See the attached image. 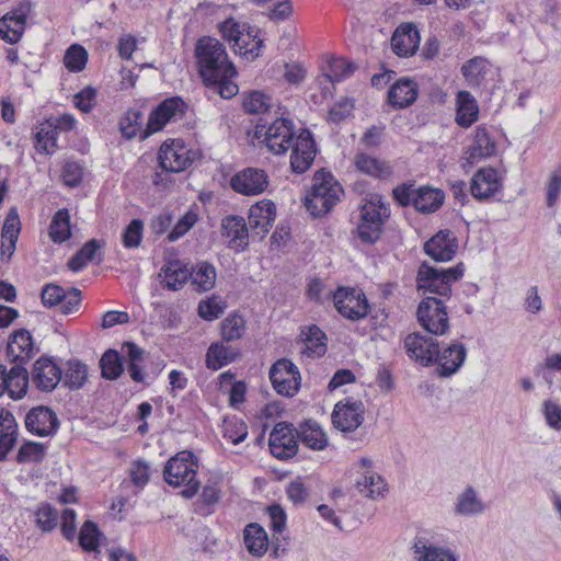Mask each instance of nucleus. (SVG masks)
<instances>
[{
	"instance_id": "nucleus-1",
	"label": "nucleus",
	"mask_w": 561,
	"mask_h": 561,
	"mask_svg": "<svg viewBox=\"0 0 561 561\" xmlns=\"http://www.w3.org/2000/svg\"><path fill=\"white\" fill-rule=\"evenodd\" d=\"M195 53L204 82L222 78L226 73H237L236 67L228 58L226 47L218 39L213 37L198 39Z\"/></svg>"
},
{
	"instance_id": "nucleus-2",
	"label": "nucleus",
	"mask_w": 561,
	"mask_h": 561,
	"mask_svg": "<svg viewBox=\"0 0 561 561\" xmlns=\"http://www.w3.org/2000/svg\"><path fill=\"white\" fill-rule=\"evenodd\" d=\"M198 461L190 450H182L171 457L164 466L163 479L172 486H184L181 491L183 497H193L201 488L196 479Z\"/></svg>"
},
{
	"instance_id": "nucleus-3",
	"label": "nucleus",
	"mask_w": 561,
	"mask_h": 561,
	"mask_svg": "<svg viewBox=\"0 0 561 561\" xmlns=\"http://www.w3.org/2000/svg\"><path fill=\"white\" fill-rule=\"evenodd\" d=\"M291 146L290 169L301 174L310 169L317 154L312 134L306 128H296L294 123L283 117V144Z\"/></svg>"
},
{
	"instance_id": "nucleus-4",
	"label": "nucleus",
	"mask_w": 561,
	"mask_h": 561,
	"mask_svg": "<svg viewBox=\"0 0 561 561\" xmlns=\"http://www.w3.org/2000/svg\"><path fill=\"white\" fill-rule=\"evenodd\" d=\"M343 188L334 176L321 169L312 179L311 191L305 197V206L313 217L328 214L340 201Z\"/></svg>"
},
{
	"instance_id": "nucleus-5",
	"label": "nucleus",
	"mask_w": 561,
	"mask_h": 561,
	"mask_svg": "<svg viewBox=\"0 0 561 561\" xmlns=\"http://www.w3.org/2000/svg\"><path fill=\"white\" fill-rule=\"evenodd\" d=\"M463 275V264L459 263L449 268H437L423 262L417 271L416 289L422 295H435L438 298H449L451 285Z\"/></svg>"
},
{
	"instance_id": "nucleus-6",
	"label": "nucleus",
	"mask_w": 561,
	"mask_h": 561,
	"mask_svg": "<svg viewBox=\"0 0 561 561\" xmlns=\"http://www.w3.org/2000/svg\"><path fill=\"white\" fill-rule=\"evenodd\" d=\"M357 236L366 243L376 242L390 217V208L378 194L370 195L360 207Z\"/></svg>"
},
{
	"instance_id": "nucleus-7",
	"label": "nucleus",
	"mask_w": 561,
	"mask_h": 561,
	"mask_svg": "<svg viewBox=\"0 0 561 561\" xmlns=\"http://www.w3.org/2000/svg\"><path fill=\"white\" fill-rule=\"evenodd\" d=\"M220 32L236 54L248 60H254L260 55L263 41L251 26L228 19L220 24Z\"/></svg>"
},
{
	"instance_id": "nucleus-8",
	"label": "nucleus",
	"mask_w": 561,
	"mask_h": 561,
	"mask_svg": "<svg viewBox=\"0 0 561 561\" xmlns=\"http://www.w3.org/2000/svg\"><path fill=\"white\" fill-rule=\"evenodd\" d=\"M396 201L402 206H413L420 213H434L444 202V193L430 186L414 187L413 184H402L393 190Z\"/></svg>"
},
{
	"instance_id": "nucleus-9",
	"label": "nucleus",
	"mask_w": 561,
	"mask_h": 561,
	"mask_svg": "<svg viewBox=\"0 0 561 561\" xmlns=\"http://www.w3.org/2000/svg\"><path fill=\"white\" fill-rule=\"evenodd\" d=\"M416 319L420 325L432 335L440 336L449 332V317L442 298L424 297L417 306Z\"/></svg>"
},
{
	"instance_id": "nucleus-10",
	"label": "nucleus",
	"mask_w": 561,
	"mask_h": 561,
	"mask_svg": "<svg viewBox=\"0 0 561 561\" xmlns=\"http://www.w3.org/2000/svg\"><path fill=\"white\" fill-rule=\"evenodd\" d=\"M334 306L346 319L357 321L369 312V304L360 289L340 287L333 295Z\"/></svg>"
},
{
	"instance_id": "nucleus-11",
	"label": "nucleus",
	"mask_w": 561,
	"mask_h": 561,
	"mask_svg": "<svg viewBox=\"0 0 561 561\" xmlns=\"http://www.w3.org/2000/svg\"><path fill=\"white\" fill-rule=\"evenodd\" d=\"M331 419L336 430L345 434L355 432L365 420V407L362 401L347 398L334 405Z\"/></svg>"
},
{
	"instance_id": "nucleus-12",
	"label": "nucleus",
	"mask_w": 561,
	"mask_h": 561,
	"mask_svg": "<svg viewBox=\"0 0 561 561\" xmlns=\"http://www.w3.org/2000/svg\"><path fill=\"white\" fill-rule=\"evenodd\" d=\"M62 368L49 356H41L32 367L31 382L42 392H51L61 381Z\"/></svg>"
},
{
	"instance_id": "nucleus-13",
	"label": "nucleus",
	"mask_w": 561,
	"mask_h": 561,
	"mask_svg": "<svg viewBox=\"0 0 561 561\" xmlns=\"http://www.w3.org/2000/svg\"><path fill=\"white\" fill-rule=\"evenodd\" d=\"M42 302L45 307L59 305L64 314H70L78 310L81 302V291L75 287L65 290L57 284H46L42 289Z\"/></svg>"
},
{
	"instance_id": "nucleus-14",
	"label": "nucleus",
	"mask_w": 561,
	"mask_h": 561,
	"mask_svg": "<svg viewBox=\"0 0 561 561\" xmlns=\"http://www.w3.org/2000/svg\"><path fill=\"white\" fill-rule=\"evenodd\" d=\"M185 108L186 103L181 98L165 99L150 113L145 135L160 131L171 119L181 118Z\"/></svg>"
},
{
	"instance_id": "nucleus-15",
	"label": "nucleus",
	"mask_w": 561,
	"mask_h": 561,
	"mask_svg": "<svg viewBox=\"0 0 561 561\" xmlns=\"http://www.w3.org/2000/svg\"><path fill=\"white\" fill-rule=\"evenodd\" d=\"M31 3L22 2L0 19V38L9 44L18 43L24 34Z\"/></svg>"
},
{
	"instance_id": "nucleus-16",
	"label": "nucleus",
	"mask_w": 561,
	"mask_h": 561,
	"mask_svg": "<svg viewBox=\"0 0 561 561\" xmlns=\"http://www.w3.org/2000/svg\"><path fill=\"white\" fill-rule=\"evenodd\" d=\"M496 152V144L491 138L484 126H478L474 130L471 145L462 157V168L466 172L483 159L490 158Z\"/></svg>"
},
{
	"instance_id": "nucleus-17",
	"label": "nucleus",
	"mask_w": 561,
	"mask_h": 561,
	"mask_svg": "<svg viewBox=\"0 0 561 561\" xmlns=\"http://www.w3.org/2000/svg\"><path fill=\"white\" fill-rule=\"evenodd\" d=\"M438 342L428 335L413 332L404 339V348L408 356L422 366H430L437 356Z\"/></svg>"
},
{
	"instance_id": "nucleus-18",
	"label": "nucleus",
	"mask_w": 561,
	"mask_h": 561,
	"mask_svg": "<svg viewBox=\"0 0 561 561\" xmlns=\"http://www.w3.org/2000/svg\"><path fill=\"white\" fill-rule=\"evenodd\" d=\"M466 357L467 348L460 342L454 341L442 350L438 346L437 356L434 360V363H437V375L442 378L453 376L463 365Z\"/></svg>"
},
{
	"instance_id": "nucleus-19",
	"label": "nucleus",
	"mask_w": 561,
	"mask_h": 561,
	"mask_svg": "<svg viewBox=\"0 0 561 561\" xmlns=\"http://www.w3.org/2000/svg\"><path fill=\"white\" fill-rule=\"evenodd\" d=\"M267 174L264 170L247 168L230 179L231 188L242 195L254 196L263 193L267 187Z\"/></svg>"
},
{
	"instance_id": "nucleus-20",
	"label": "nucleus",
	"mask_w": 561,
	"mask_h": 561,
	"mask_svg": "<svg viewBox=\"0 0 561 561\" xmlns=\"http://www.w3.org/2000/svg\"><path fill=\"white\" fill-rule=\"evenodd\" d=\"M190 152L184 145L174 140L171 144L164 142L158 152L159 165L165 172H182L193 162Z\"/></svg>"
},
{
	"instance_id": "nucleus-21",
	"label": "nucleus",
	"mask_w": 561,
	"mask_h": 561,
	"mask_svg": "<svg viewBox=\"0 0 561 561\" xmlns=\"http://www.w3.org/2000/svg\"><path fill=\"white\" fill-rule=\"evenodd\" d=\"M25 427L37 436H51L59 427V420L50 408L38 405L27 412Z\"/></svg>"
},
{
	"instance_id": "nucleus-22",
	"label": "nucleus",
	"mask_w": 561,
	"mask_h": 561,
	"mask_svg": "<svg viewBox=\"0 0 561 561\" xmlns=\"http://www.w3.org/2000/svg\"><path fill=\"white\" fill-rule=\"evenodd\" d=\"M502 187V179L494 168H481L471 180V194L477 199L493 196Z\"/></svg>"
},
{
	"instance_id": "nucleus-23",
	"label": "nucleus",
	"mask_w": 561,
	"mask_h": 561,
	"mask_svg": "<svg viewBox=\"0 0 561 561\" xmlns=\"http://www.w3.org/2000/svg\"><path fill=\"white\" fill-rule=\"evenodd\" d=\"M222 236L229 239L228 247L238 252L249 244V229L242 216L229 215L221 219Z\"/></svg>"
},
{
	"instance_id": "nucleus-24",
	"label": "nucleus",
	"mask_w": 561,
	"mask_h": 561,
	"mask_svg": "<svg viewBox=\"0 0 561 561\" xmlns=\"http://www.w3.org/2000/svg\"><path fill=\"white\" fill-rule=\"evenodd\" d=\"M33 354V340L27 330L20 329L10 335L7 345V356L12 364L25 365Z\"/></svg>"
},
{
	"instance_id": "nucleus-25",
	"label": "nucleus",
	"mask_w": 561,
	"mask_h": 561,
	"mask_svg": "<svg viewBox=\"0 0 561 561\" xmlns=\"http://www.w3.org/2000/svg\"><path fill=\"white\" fill-rule=\"evenodd\" d=\"M457 248L456 238L450 231H439L424 244L425 253L436 262L450 261Z\"/></svg>"
},
{
	"instance_id": "nucleus-26",
	"label": "nucleus",
	"mask_w": 561,
	"mask_h": 561,
	"mask_svg": "<svg viewBox=\"0 0 561 561\" xmlns=\"http://www.w3.org/2000/svg\"><path fill=\"white\" fill-rule=\"evenodd\" d=\"M420 45V34L413 24L400 25L392 35L393 51L402 57L413 55Z\"/></svg>"
},
{
	"instance_id": "nucleus-27",
	"label": "nucleus",
	"mask_w": 561,
	"mask_h": 561,
	"mask_svg": "<svg viewBox=\"0 0 561 561\" xmlns=\"http://www.w3.org/2000/svg\"><path fill=\"white\" fill-rule=\"evenodd\" d=\"M417 95V83L412 79L401 78L390 87L388 101L392 107L404 108L413 104Z\"/></svg>"
},
{
	"instance_id": "nucleus-28",
	"label": "nucleus",
	"mask_w": 561,
	"mask_h": 561,
	"mask_svg": "<svg viewBox=\"0 0 561 561\" xmlns=\"http://www.w3.org/2000/svg\"><path fill=\"white\" fill-rule=\"evenodd\" d=\"M413 549L417 561H459V557L454 550L430 543L426 539H416Z\"/></svg>"
},
{
	"instance_id": "nucleus-29",
	"label": "nucleus",
	"mask_w": 561,
	"mask_h": 561,
	"mask_svg": "<svg viewBox=\"0 0 561 561\" xmlns=\"http://www.w3.org/2000/svg\"><path fill=\"white\" fill-rule=\"evenodd\" d=\"M300 353L308 357H321L327 352V335L317 325L301 330Z\"/></svg>"
},
{
	"instance_id": "nucleus-30",
	"label": "nucleus",
	"mask_w": 561,
	"mask_h": 561,
	"mask_svg": "<svg viewBox=\"0 0 561 561\" xmlns=\"http://www.w3.org/2000/svg\"><path fill=\"white\" fill-rule=\"evenodd\" d=\"M479 117V106L468 91H459L456 96V123L463 128L473 125Z\"/></svg>"
},
{
	"instance_id": "nucleus-31",
	"label": "nucleus",
	"mask_w": 561,
	"mask_h": 561,
	"mask_svg": "<svg viewBox=\"0 0 561 561\" xmlns=\"http://www.w3.org/2000/svg\"><path fill=\"white\" fill-rule=\"evenodd\" d=\"M280 118L276 117L271 124L262 118L255 125L253 138L265 145L268 151L280 154Z\"/></svg>"
},
{
	"instance_id": "nucleus-32",
	"label": "nucleus",
	"mask_w": 561,
	"mask_h": 561,
	"mask_svg": "<svg viewBox=\"0 0 561 561\" xmlns=\"http://www.w3.org/2000/svg\"><path fill=\"white\" fill-rule=\"evenodd\" d=\"M355 486L362 495L371 500L382 499L388 492L385 479L373 470H365Z\"/></svg>"
},
{
	"instance_id": "nucleus-33",
	"label": "nucleus",
	"mask_w": 561,
	"mask_h": 561,
	"mask_svg": "<svg viewBox=\"0 0 561 561\" xmlns=\"http://www.w3.org/2000/svg\"><path fill=\"white\" fill-rule=\"evenodd\" d=\"M191 270L180 260H171L161 268L159 276L163 277V285L170 290H179L190 279Z\"/></svg>"
},
{
	"instance_id": "nucleus-34",
	"label": "nucleus",
	"mask_w": 561,
	"mask_h": 561,
	"mask_svg": "<svg viewBox=\"0 0 561 561\" xmlns=\"http://www.w3.org/2000/svg\"><path fill=\"white\" fill-rule=\"evenodd\" d=\"M239 356L238 348L226 345L224 342H215L207 350L206 365L210 369L218 370L234 362Z\"/></svg>"
},
{
	"instance_id": "nucleus-35",
	"label": "nucleus",
	"mask_w": 561,
	"mask_h": 561,
	"mask_svg": "<svg viewBox=\"0 0 561 561\" xmlns=\"http://www.w3.org/2000/svg\"><path fill=\"white\" fill-rule=\"evenodd\" d=\"M87 380L88 366L77 358L67 360L61 374L60 382H62V386L69 390H79L84 386Z\"/></svg>"
},
{
	"instance_id": "nucleus-36",
	"label": "nucleus",
	"mask_w": 561,
	"mask_h": 561,
	"mask_svg": "<svg viewBox=\"0 0 561 561\" xmlns=\"http://www.w3.org/2000/svg\"><path fill=\"white\" fill-rule=\"evenodd\" d=\"M31 375L25 365L13 364L8 371V393L13 400L22 399L27 391Z\"/></svg>"
},
{
	"instance_id": "nucleus-37",
	"label": "nucleus",
	"mask_w": 561,
	"mask_h": 561,
	"mask_svg": "<svg viewBox=\"0 0 561 561\" xmlns=\"http://www.w3.org/2000/svg\"><path fill=\"white\" fill-rule=\"evenodd\" d=\"M216 268L208 262H199L191 268V284L196 291L210 290L216 283Z\"/></svg>"
},
{
	"instance_id": "nucleus-38",
	"label": "nucleus",
	"mask_w": 561,
	"mask_h": 561,
	"mask_svg": "<svg viewBox=\"0 0 561 561\" xmlns=\"http://www.w3.org/2000/svg\"><path fill=\"white\" fill-rule=\"evenodd\" d=\"M308 70L299 60L283 62V92L298 89L306 80Z\"/></svg>"
},
{
	"instance_id": "nucleus-39",
	"label": "nucleus",
	"mask_w": 561,
	"mask_h": 561,
	"mask_svg": "<svg viewBox=\"0 0 561 561\" xmlns=\"http://www.w3.org/2000/svg\"><path fill=\"white\" fill-rule=\"evenodd\" d=\"M301 442L313 450H323L328 446V436L314 421H307L300 426Z\"/></svg>"
},
{
	"instance_id": "nucleus-40",
	"label": "nucleus",
	"mask_w": 561,
	"mask_h": 561,
	"mask_svg": "<svg viewBox=\"0 0 561 561\" xmlns=\"http://www.w3.org/2000/svg\"><path fill=\"white\" fill-rule=\"evenodd\" d=\"M276 217V205L272 202L263 203L256 209H251L249 222L253 229L260 228L262 237L268 232Z\"/></svg>"
},
{
	"instance_id": "nucleus-41",
	"label": "nucleus",
	"mask_w": 561,
	"mask_h": 561,
	"mask_svg": "<svg viewBox=\"0 0 561 561\" xmlns=\"http://www.w3.org/2000/svg\"><path fill=\"white\" fill-rule=\"evenodd\" d=\"M71 236L70 230V215L67 208H62L56 211L50 225H49V237L55 243H62L68 240Z\"/></svg>"
},
{
	"instance_id": "nucleus-42",
	"label": "nucleus",
	"mask_w": 561,
	"mask_h": 561,
	"mask_svg": "<svg viewBox=\"0 0 561 561\" xmlns=\"http://www.w3.org/2000/svg\"><path fill=\"white\" fill-rule=\"evenodd\" d=\"M243 533L248 551L256 557L263 556L268 548V537L265 528H244Z\"/></svg>"
},
{
	"instance_id": "nucleus-43",
	"label": "nucleus",
	"mask_w": 561,
	"mask_h": 561,
	"mask_svg": "<svg viewBox=\"0 0 561 561\" xmlns=\"http://www.w3.org/2000/svg\"><path fill=\"white\" fill-rule=\"evenodd\" d=\"M101 375L107 380L117 379L123 370V359L119 353L115 350H107L100 359Z\"/></svg>"
},
{
	"instance_id": "nucleus-44",
	"label": "nucleus",
	"mask_w": 561,
	"mask_h": 561,
	"mask_svg": "<svg viewBox=\"0 0 561 561\" xmlns=\"http://www.w3.org/2000/svg\"><path fill=\"white\" fill-rule=\"evenodd\" d=\"M283 397H294L301 387V375L298 367L289 359L283 358Z\"/></svg>"
},
{
	"instance_id": "nucleus-45",
	"label": "nucleus",
	"mask_w": 561,
	"mask_h": 561,
	"mask_svg": "<svg viewBox=\"0 0 561 561\" xmlns=\"http://www.w3.org/2000/svg\"><path fill=\"white\" fill-rule=\"evenodd\" d=\"M484 511V504L478 497L476 490L468 486L461 494H459L456 503V512L461 515H473Z\"/></svg>"
},
{
	"instance_id": "nucleus-46",
	"label": "nucleus",
	"mask_w": 561,
	"mask_h": 561,
	"mask_svg": "<svg viewBox=\"0 0 561 561\" xmlns=\"http://www.w3.org/2000/svg\"><path fill=\"white\" fill-rule=\"evenodd\" d=\"M355 165L359 171L376 178H387L391 173L389 165L365 153L355 157Z\"/></svg>"
},
{
	"instance_id": "nucleus-47",
	"label": "nucleus",
	"mask_w": 561,
	"mask_h": 561,
	"mask_svg": "<svg viewBox=\"0 0 561 561\" xmlns=\"http://www.w3.org/2000/svg\"><path fill=\"white\" fill-rule=\"evenodd\" d=\"M220 331L225 342L239 340L245 333V320L238 313L229 314L222 320Z\"/></svg>"
},
{
	"instance_id": "nucleus-48",
	"label": "nucleus",
	"mask_w": 561,
	"mask_h": 561,
	"mask_svg": "<svg viewBox=\"0 0 561 561\" xmlns=\"http://www.w3.org/2000/svg\"><path fill=\"white\" fill-rule=\"evenodd\" d=\"M242 106L249 114L265 113L272 106L271 96L261 91H250L243 93Z\"/></svg>"
},
{
	"instance_id": "nucleus-49",
	"label": "nucleus",
	"mask_w": 561,
	"mask_h": 561,
	"mask_svg": "<svg viewBox=\"0 0 561 561\" xmlns=\"http://www.w3.org/2000/svg\"><path fill=\"white\" fill-rule=\"evenodd\" d=\"M356 69V66L344 58H332L329 62V70L325 79L332 83L340 82L348 78Z\"/></svg>"
},
{
	"instance_id": "nucleus-50",
	"label": "nucleus",
	"mask_w": 561,
	"mask_h": 561,
	"mask_svg": "<svg viewBox=\"0 0 561 561\" xmlns=\"http://www.w3.org/2000/svg\"><path fill=\"white\" fill-rule=\"evenodd\" d=\"M88 61V51L79 44L71 45L65 54V67L71 72H79L84 69Z\"/></svg>"
},
{
	"instance_id": "nucleus-51",
	"label": "nucleus",
	"mask_w": 561,
	"mask_h": 561,
	"mask_svg": "<svg viewBox=\"0 0 561 561\" xmlns=\"http://www.w3.org/2000/svg\"><path fill=\"white\" fill-rule=\"evenodd\" d=\"M488 68L486 59L474 57L461 68L462 75L470 84H479Z\"/></svg>"
},
{
	"instance_id": "nucleus-52",
	"label": "nucleus",
	"mask_w": 561,
	"mask_h": 561,
	"mask_svg": "<svg viewBox=\"0 0 561 561\" xmlns=\"http://www.w3.org/2000/svg\"><path fill=\"white\" fill-rule=\"evenodd\" d=\"M300 48L301 41L297 22L289 21L283 26V54L287 51L293 56Z\"/></svg>"
},
{
	"instance_id": "nucleus-53",
	"label": "nucleus",
	"mask_w": 561,
	"mask_h": 561,
	"mask_svg": "<svg viewBox=\"0 0 561 561\" xmlns=\"http://www.w3.org/2000/svg\"><path fill=\"white\" fill-rule=\"evenodd\" d=\"M144 115L139 110L130 108L122 117L119 128L126 138H133L137 135L142 124Z\"/></svg>"
},
{
	"instance_id": "nucleus-54",
	"label": "nucleus",
	"mask_w": 561,
	"mask_h": 561,
	"mask_svg": "<svg viewBox=\"0 0 561 561\" xmlns=\"http://www.w3.org/2000/svg\"><path fill=\"white\" fill-rule=\"evenodd\" d=\"M78 536L79 545L85 551H96L101 545L106 543V537L100 531V528H80Z\"/></svg>"
},
{
	"instance_id": "nucleus-55",
	"label": "nucleus",
	"mask_w": 561,
	"mask_h": 561,
	"mask_svg": "<svg viewBox=\"0 0 561 561\" xmlns=\"http://www.w3.org/2000/svg\"><path fill=\"white\" fill-rule=\"evenodd\" d=\"M144 221L133 219L122 234L123 244L127 249L138 248L142 241Z\"/></svg>"
},
{
	"instance_id": "nucleus-56",
	"label": "nucleus",
	"mask_w": 561,
	"mask_h": 561,
	"mask_svg": "<svg viewBox=\"0 0 561 561\" xmlns=\"http://www.w3.org/2000/svg\"><path fill=\"white\" fill-rule=\"evenodd\" d=\"M298 438H300V432L295 431L291 424L283 422V459L297 454Z\"/></svg>"
},
{
	"instance_id": "nucleus-57",
	"label": "nucleus",
	"mask_w": 561,
	"mask_h": 561,
	"mask_svg": "<svg viewBox=\"0 0 561 561\" xmlns=\"http://www.w3.org/2000/svg\"><path fill=\"white\" fill-rule=\"evenodd\" d=\"M248 435V426L241 420H229L224 423V436L232 444L238 445L243 442Z\"/></svg>"
},
{
	"instance_id": "nucleus-58",
	"label": "nucleus",
	"mask_w": 561,
	"mask_h": 561,
	"mask_svg": "<svg viewBox=\"0 0 561 561\" xmlns=\"http://www.w3.org/2000/svg\"><path fill=\"white\" fill-rule=\"evenodd\" d=\"M237 73H226L222 76V78H215L214 80H208L205 82L207 87L216 85L218 89V93L224 99H231L234 96L238 91L239 87L231 81L233 77H236Z\"/></svg>"
},
{
	"instance_id": "nucleus-59",
	"label": "nucleus",
	"mask_w": 561,
	"mask_h": 561,
	"mask_svg": "<svg viewBox=\"0 0 561 561\" xmlns=\"http://www.w3.org/2000/svg\"><path fill=\"white\" fill-rule=\"evenodd\" d=\"M44 446L39 443L27 442L23 444L16 455V461L24 463L27 461H37L43 458Z\"/></svg>"
},
{
	"instance_id": "nucleus-60",
	"label": "nucleus",
	"mask_w": 561,
	"mask_h": 561,
	"mask_svg": "<svg viewBox=\"0 0 561 561\" xmlns=\"http://www.w3.org/2000/svg\"><path fill=\"white\" fill-rule=\"evenodd\" d=\"M58 130L56 128H49L47 130L42 129L36 135V148L41 152L51 153L57 147Z\"/></svg>"
},
{
	"instance_id": "nucleus-61",
	"label": "nucleus",
	"mask_w": 561,
	"mask_h": 561,
	"mask_svg": "<svg viewBox=\"0 0 561 561\" xmlns=\"http://www.w3.org/2000/svg\"><path fill=\"white\" fill-rule=\"evenodd\" d=\"M224 312V304L216 297L201 301L198 305V314L208 321L217 319Z\"/></svg>"
},
{
	"instance_id": "nucleus-62",
	"label": "nucleus",
	"mask_w": 561,
	"mask_h": 561,
	"mask_svg": "<svg viewBox=\"0 0 561 561\" xmlns=\"http://www.w3.org/2000/svg\"><path fill=\"white\" fill-rule=\"evenodd\" d=\"M21 231V221L16 208H11L5 217L1 238L19 239Z\"/></svg>"
},
{
	"instance_id": "nucleus-63",
	"label": "nucleus",
	"mask_w": 561,
	"mask_h": 561,
	"mask_svg": "<svg viewBox=\"0 0 561 561\" xmlns=\"http://www.w3.org/2000/svg\"><path fill=\"white\" fill-rule=\"evenodd\" d=\"M83 170L82 167L75 162H66L62 169V181L69 187L78 186L82 181Z\"/></svg>"
},
{
	"instance_id": "nucleus-64",
	"label": "nucleus",
	"mask_w": 561,
	"mask_h": 561,
	"mask_svg": "<svg viewBox=\"0 0 561 561\" xmlns=\"http://www.w3.org/2000/svg\"><path fill=\"white\" fill-rule=\"evenodd\" d=\"M561 194V169L554 170L547 184V204L552 207Z\"/></svg>"
}]
</instances>
